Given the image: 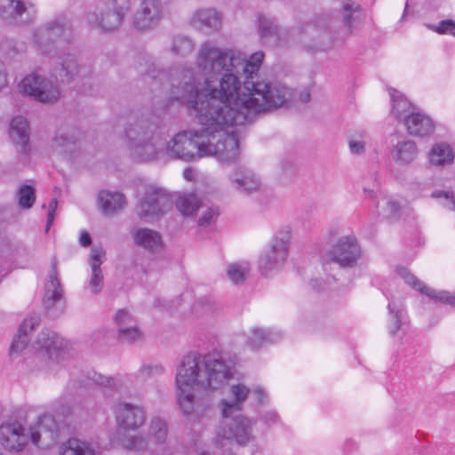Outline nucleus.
Wrapping results in <instances>:
<instances>
[{
    "label": "nucleus",
    "mask_w": 455,
    "mask_h": 455,
    "mask_svg": "<svg viewBox=\"0 0 455 455\" xmlns=\"http://www.w3.org/2000/svg\"><path fill=\"white\" fill-rule=\"evenodd\" d=\"M191 24L206 34L218 32L222 27V16L215 9H201L194 13Z\"/></svg>",
    "instance_id": "a878e982"
},
{
    "label": "nucleus",
    "mask_w": 455,
    "mask_h": 455,
    "mask_svg": "<svg viewBox=\"0 0 455 455\" xmlns=\"http://www.w3.org/2000/svg\"><path fill=\"white\" fill-rule=\"evenodd\" d=\"M168 424L166 420L159 416H155L150 419L148 428V439L151 445H164L168 436Z\"/></svg>",
    "instance_id": "7c9ffc66"
},
{
    "label": "nucleus",
    "mask_w": 455,
    "mask_h": 455,
    "mask_svg": "<svg viewBox=\"0 0 455 455\" xmlns=\"http://www.w3.org/2000/svg\"><path fill=\"white\" fill-rule=\"evenodd\" d=\"M404 124L408 132L416 137H427L431 135L435 125L432 118L426 114L415 112L404 117Z\"/></svg>",
    "instance_id": "bb28decb"
},
{
    "label": "nucleus",
    "mask_w": 455,
    "mask_h": 455,
    "mask_svg": "<svg viewBox=\"0 0 455 455\" xmlns=\"http://www.w3.org/2000/svg\"><path fill=\"white\" fill-rule=\"evenodd\" d=\"M396 139V133H393L390 135V138H389V144L391 145L392 147V149H391V156L393 157L394 160H397L398 159V150H397V147H398V143H395V140Z\"/></svg>",
    "instance_id": "4d7b16f0"
},
{
    "label": "nucleus",
    "mask_w": 455,
    "mask_h": 455,
    "mask_svg": "<svg viewBox=\"0 0 455 455\" xmlns=\"http://www.w3.org/2000/svg\"><path fill=\"white\" fill-rule=\"evenodd\" d=\"M363 195L364 197L367 199H374L376 198V192L374 189L371 188H363Z\"/></svg>",
    "instance_id": "680f3d73"
},
{
    "label": "nucleus",
    "mask_w": 455,
    "mask_h": 455,
    "mask_svg": "<svg viewBox=\"0 0 455 455\" xmlns=\"http://www.w3.org/2000/svg\"><path fill=\"white\" fill-rule=\"evenodd\" d=\"M31 440L28 431L19 423L0 426V443L10 451H20Z\"/></svg>",
    "instance_id": "aec40b11"
},
{
    "label": "nucleus",
    "mask_w": 455,
    "mask_h": 455,
    "mask_svg": "<svg viewBox=\"0 0 455 455\" xmlns=\"http://www.w3.org/2000/svg\"><path fill=\"white\" fill-rule=\"evenodd\" d=\"M164 371V368L161 364H144L140 368L138 376L140 379H146L161 375Z\"/></svg>",
    "instance_id": "a18cd8bd"
},
{
    "label": "nucleus",
    "mask_w": 455,
    "mask_h": 455,
    "mask_svg": "<svg viewBox=\"0 0 455 455\" xmlns=\"http://www.w3.org/2000/svg\"><path fill=\"white\" fill-rule=\"evenodd\" d=\"M79 66L75 54L65 52L58 56L52 68V76L62 83H70L74 77L79 75Z\"/></svg>",
    "instance_id": "5701e85b"
},
{
    "label": "nucleus",
    "mask_w": 455,
    "mask_h": 455,
    "mask_svg": "<svg viewBox=\"0 0 455 455\" xmlns=\"http://www.w3.org/2000/svg\"><path fill=\"white\" fill-rule=\"evenodd\" d=\"M280 336V333L274 332L271 330L254 328L251 331V335L247 339V345L252 350H256L266 343L276 341Z\"/></svg>",
    "instance_id": "f704fd0d"
},
{
    "label": "nucleus",
    "mask_w": 455,
    "mask_h": 455,
    "mask_svg": "<svg viewBox=\"0 0 455 455\" xmlns=\"http://www.w3.org/2000/svg\"><path fill=\"white\" fill-rule=\"evenodd\" d=\"M164 15L160 0H141L132 20L133 27L139 31H148L159 25Z\"/></svg>",
    "instance_id": "4468645a"
},
{
    "label": "nucleus",
    "mask_w": 455,
    "mask_h": 455,
    "mask_svg": "<svg viewBox=\"0 0 455 455\" xmlns=\"http://www.w3.org/2000/svg\"><path fill=\"white\" fill-rule=\"evenodd\" d=\"M172 198L166 190L154 185L146 187L143 197L137 204L138 215L147 220L160 218L171 206Z\"/></svg>",
    "instance_id": "1a4fd4ad"
},
{
    "label": "nucleus",
    "mask_w": 455,
    "mask_h": 455,
    "mask_svg": "<svg viewBox=\"0 0 455 455\" xmlns=\"http://www.w3.org/2000/svg\"><path fill=\"white\" fill-rule=\"evenodd\" d=\"M400 278H403L404 283L417 291L427 295L428 298L443 303H447L455 307V293L451 294L446 291H435L427 286L422 281L418 279L414 275L410 273L405 268L400 267Z\"/></svg>",
    "instance_id": "412c9836"
},
{
    "label": "nucleus",
    "mask_w": 455,
    "mask_h": 455,
    "mask_svg": "<svg viewBox=\"0 0 455 455\" xmlns=\"http://www.w3.org/2000/svg\"><path fill=\"white\" fill-rule=\"evenodd\" d=\"M79 140V132L76 129L60 130L57 132L52 148L58 154L71 153Z\"/></svg>",
    "instance_id": "c756f323"
},
{
    "label": "nucleus",
    "mask_w": 455,
    "mask_h": 455,
    "mask_svg": "<svg viewBox=\"0 0 455 455\" xmlns=\"http://www.w3.org/2000/svg\"><path fill=\"white\" fill-rule=\"evenodd\" d=\"M7 84V76L5 72L0 69V90Z\"/></svg>",
    "instance_id": "69168bd1"
},
{
    "label": "nucleus",
    "mask_w": 455,
    "mask_h": 455,
    "mask_svg": "<svg viewBox=\"0 0 455 455\" xmlns=\"http://www.w3.org/2000/svg\"><path fill=\"white\" fill-rule=\"evenodd\" d=\"M249 271L250 267L247 262L232 263L227 268V275L232 283L240 284L244 282Z\"/></svg>",
    "instance_id": "58836bf2"
},
{
    "label": "nucleus",
    "mask_w": 455,
    "mask_h": 455,
    "mask_svg": "<svg viewBox=\"0 0 455 455\" xmlns=\"http://www.w3.org/2000/svg\"><path fill=\"white\" fill-rule=\"evenodd\" d=\"M120 444L128 451H136V452H148L153 451L152 445L150 444V440L148 439V436H144L143 435H130L124 434L119 438Z\"/></svg>",
    "instance_id": "2f4dec72"
},
{
    "label": "nucleus",
    "mask_w": 455,
    "mask_h": 455,
    "mask_svg": "<svg viewBox=\"0 0 455 455\" xmlns=\"http://www.w3.org/2000/svg\"><path fill=\"white\" fill-rule=\"evenodd\" d=\"M114 320L116 324L118 327V330L124 329L126 327H130L135 323H137L136 319L132 316V315L125 310V309H119L115 316Z\"/></svg>",
    "instance_id": "c03bdc74"
},
{
    "label": "nucleus",
    "mask_w": 455,
    "mask_h": 455,
    "mask_svg": "<svg viewBox=\"0 0 455 455\" xmlns=\"http://www.w3.org/2000/svg\"><path fill=\"white\" fill-rule=\"evenodd\" d=\"M194 42L188 36H178L173 38L172 52L176 55L187 56L194 51Z\"/></svg>",
    "instance_id": "79ce46f5"
},
{
    "label": "nucleus",
    "mask_w": 455,
    "mask_h": 455,
    "mask_svg": "<svg viewBox=\"0 0 455 455\" xmlns=\"http://www.w3.org/2000/svg\"><path fill=\"white\" fill-rule=\"evenodd\" d=\"M388 309L392 316V321L394 323V327L390 329L389 332L392 336H395L396 331L398 330V312L395 310V307L391 306V304H388Z\"/></svg>",
    "instance_id": "5fc2aeb1"
},
{
    "label": "nucleus",
    "mask_w": 455,
    "mask_h": 455,
    "mask_svg": "<svg viewBox=\"0 0 455 455\" xmlns=\"http://www.w3.org/2000/svg\"><path fill=\"white\" fill-rule=\"evenodd\" d=\"M86 20L92 28L102 31H113L122 25L124 18L108 4L102 3L87 14Z\"/></svg>",
    "instance_id": "a211bd4d"
},
{
    "label": "nucleus",
    "mask_w": 455,
    "mask_h": 455,
    "mask_svg": "<svg viewBox=\"0 0 455 455\" xmlns=\"http://www.w3.org/2000/svg\"><path fill=\"white\" fill-rule=\"evenodd\" d=\"M132 235L135 243L148 251H155L161 246V236L155 230L139 228Z\"/></svg>",
    "instance_id": "473e14b6"
},
{
    "label": "nucleus",
    "mask_w": 455,
    "mask_h": 455,
    "mask_svg": "<svg viewBox=\"0 0 455 455\" xmlns=\"http://www.w3.org/2000/svg\"><path fill=\"white\" fill-rule=\"evenodd\" d=\"M43 307L52 317L60 315L65 307L64 291L59 279L56 259L52 261L51 270L45 283Z\"/></svg>",
    "instance_id": "9b49d317"
},
{
    "label": "nucleus",
    "mask_w": 455,
    "mask_h": 455,
    "mask_svg": "<svg viewBox=\"0 0 455 455\" xmlns=\"http://www.w3.org/2000/svg\"><path fill=\"white\" fill-rule=\"evenodd\" d=\"M235 363L221 352L200 355L196 352L185 355L177 367L176 403L180 413L189 421L200 420L209 403L196 389L218 390L233 377Z\"/></svg>",
    "instance_id": "7ed1b4c3"
},
{
    "label": "nucleus",
    "mask_w": 455,
    "mask_h": 455,
    "mask_svg": "<svg viewBox=\"0 0 455 455\" xmlns=\"http://www.w3.org/2000/svg\"><path fill=\"white\" fill-rule=\"evenodd\" d=\"M332 20L329 14H321L301 29V42L309 48L324 51L331 44L330 28Z\"/></svg>",
    "instance_id": "9d476101"
},
{
    "label": "nucleus",
    "mask_w": 455,
    "mask_h": 455,
    "mask_svg": "<svg viewBox=\"0 0 455 455\" xmlns=\"http://www.w3.org/2000/svg\"><path fill=\"white\" fill-rule=\"evenodd\" d=\"M89 378L99 386L111 387L115 385V379L101 375L98 372H93Z\"/></svg>",
    "instance_id": "8fccbe9b"
},
{
    "label": "nucleus",
    "mask_w": 455,
    "mask_h": 455,
    "mask_svg": "<svg viewBox=\"0 0 455 455\" xmlns=\"http://www.w3.org/2000/svg\"><path fill=\"white\" fill-rule=\"evenodd\" d=\"M98 204L104 215L112 216L124 208L126 200L119 192L103 190L98 195Z\"/></svg>",
    "instance_id": "c85d7f7f"
},
{
    "label": "nucleus",
    "mask_w": 455,
    "mask_h": 455,
    "mask_svg": "<svg viewBox=\"0 0 455 455\" xmlns=\"http://www.w3.org/2000/svg\"><path fill=\"white\" fill-rule=\"evenodd\" d=\"M19 87L22 94L41 103L53 104L60 98V91L57 84L38 72H32L26 76Z\"/></svg>",
    "instance_id": "423d86ee"
},
{
    "label": "nucleus",
    "mask_w": 455,
    "mask_h": 455,
    "mask_svg": "<svg viewBox=\"0 0 455 455\" xmlns=\"http://www.w3.org/2000/svg\"><path fill=\"white\" fill-rule=\"evenodd\" d=\"M418 150L415 142L408 140L400 146V163L409 164L417 156Z\"/></svg>",
    "instance_id": "37998d69"
},
{
    "label": "nucleus",
    "mask_w": 455,
    "mask_h": 455,
    "mask_svg": "<svg viewBox=\"0 0 455 455\" xmlns=\"http://www.w3.org/2000/svg\"><path fill=\"white\" fill-rule=\"evenodd\" d=\"M368 134L363 130L355 131L348 135V148L353 155L361 156L365 152Z\"/></svg>",
    "instance_id": "4c0bfd02"
},
{
    "label": "nucleus",
    "mask_w": 455,
    "mask_h": 455,
    "mask_svg": "<svg viewBox=\"0 0 455 455\" xmlns=\"http://www.w3.org/2000/svg\"><path fill=\"white\" fill-rule=\"evenodd\" d=\"M252 393L256 396V399L259 403H263L265 401L266 394L263 388L260 387H255L252 389Z\"/></svg>",
    "instance_id": "13d9d810"
},
{
    "label": "nucleus",
    "mask_w": 455,
    "mask_h": 455,
    "mask_svg": "<svg viewBox=\"0 0 455 455\" xmlns=\"http://www.w3.org/2000/svg\"><path fill=\"white\" fill-rule=\"evenodd\" d=\"M144 334L138 323L118 330L117 339L122 343L132 344L141 341Z\"/></svg>",
    "instance_id": "ea45409f"
},
{
    "label": "nucleus",
    "mask_w": 455,
    "mask_h": 455,
    "mask_svg": "<svg viewBox=\"0 0 455 455\" xmlns=\"http://www.w3.org/2000/svg\"><path fill=\"white\" fill-rule=\"evenodd\" d=\"M218 212L212 208H209L207 211H205L203 214V216L198 220V225L200 227H208L210 226L218 216Z\"/></svg>",
    "instance_id": "09e8293b"
},
{
    "label": "nucleus",
    "mask_w": 455,
    "mask_h": 455,
    "mask_svg": "<svg viewBox=\"0 0 455 455\" xmlns=\"http://www.w3.org/2000/svg\"><path fill=\"white\" fill-rule=\"evenodd\" d=\"M184 178L188 180H191L193 178V171L191 169H186L183 172Z\"/></svg>",
    "instance_id": "338daca9"
},
{
    "label": "nucleus",
    "mask_w": 455,
    "mask_h": 455,
    "mask_svg": "<svg viewBox=\"0 0 455 455\" xmlns=\"http://www.w3.org/2000/svg\"><path fill=\"white\" fill-rule=\"evenodd\" d=\"M16 199L21 209H30L36 201L35 188L29 185H22L16 193Z\"/></svg>",
    "instance_id": "a19ab883"
},
{
    "label": "nucleus",
    "mask_w": 455,
    "mask_h": 455,
    "mask_svg": "<svg viewBox=\"0 0 455 455\" xmlns=\"http://www.w3.org/2000/svg\"><path fill=\"white\" fill-rule=\"evenodd\" d=\"M278 415L275 411H268L265 414L264 419L267 423H275L277 421Z\"/></svg>",
    "instance_id": "052dcab7"
},
{
    "label": "nucleus",
    "mask_w": 455,
    "mask_h": 455,
    "mask_svg": "<svg viewBox=\"0 0 455 455\" xmlns=\"http://www.w3.org/2000/svg\"><path fill=\"white\" fill-rule=\"evenodd\" d=\"M290 230L279 229L270 242L269 249L260 256L259 268L265 275L284 264L289 253Z\"/></svg>",
    "instance_id": "6e6552de"
},
{
    "label": "nucleus",
    "mask_w": 455,
    "mask_h": 455,
    "mask_svg": "<svg viewBox=\"0 0 455 455\" xmlns=\"http://www.w3.org/2000/svg\"><path fill=\"white\" fill-rule=\"evenodd\" d=\"M29 430L33 443L42 448L53 445L59 438V425L49 414L39 417L36 425L31 427Z\"/></svg>",
    "instance_id": "dca6fc26"
},
{
    "label": "nucleus",
    "mask_w": 455,
    "mask_h": 455,
    "mask_svg": "<svg viewBox=\"0 0 455 455\" xmlns=\"http://www.w3.org/2000/svg\"><path fill=\"white\" fill-rule=\"evenodd\" d=\"M79 241H80V244L82 246L87 247L91 244L92 238H91V235H89V233L83 231L80 235Z\"/></svg>",
    "instance_id": "bf43d9fd"
},
{
    "label": "nucleus",
    "mask_w": 455,
    "mask_h": 455,
    "mask_svg": "<svg viewBox=\"0 0 455 455\" xmlns=\"http://www.w3.org/2000/svg\"><path fill=\"white\" fill-rule=\"evenodd\" d=\"M231 187L238 193L250 195L259 191L261 180L251 170L245 167H236L228 174Z\"/></svg>",
    "instance_id": "6ab92c4d"
},
{
    "label": "nucleus",
    "mask_w": 455,
    "mask_h": 455,
    "mask_svg": "<svg viewBox=\"0 0 455 455\" xmlns=\"http://www.w3.org/2000/svg\"><path fill=\"white\" fill-rule=\"evenodd\" d=\"M389 94L392 101V108L390 109V115L395 118H398V111L395 109V100H396V90L389 89Z\"/></svg>",
    "instance_id": "6e6d98bb"
},
{
    "label": "nucleus",
    "mask_w": 455,
    "mask_h": 455,
    "mask_svg": "<svg viewBox=\"0 0 455 455\" xmlns=\"http://www.w3.org/2000/svg\"><path fill=\"white\" fill-rule=\"evenodd\" d=\"M432 195H433L434 197H441V196H443L445 198L449 197V193L443 192V191H435V192H433Z\"/></svg>",
    "instance_id": "774afa93"
},
{
    "label": "nucleus",
    "mask_w": 455,
    "mask_h": 455,
    "mask_svg": "<svg viewBox=\"0 0 455 455\" xmlns=\"http://www.w3.org/2000/svg\"><path fill=\"white\" fill-rule=\"evenodd\" d=\"M400 108H403L405 110L406 107H411V103L407 100V98L404 95L400 94Z\"/></svg>",
    "instance_id": "e2e57ef3"
},
{
    "label": "nucleus",
    "mask_w": 455,
    "mask_h": 455,
    "mask_svg": "<svg viewBox=\"0 0 455 455\" xmlns=\"http://www.w3.org/2000/svg\"><path fill=\"white\" fill-rule=\"evenodd\" d=\"M40 324V318L38 316H30L26 318L20 325L16 335L11 345V352H20L28 344L31 333Z\"/></svg>",
    "instance_id": "cd10ccee"
},
{
    "label": "nucleus",
    "mask_w": 455,
    "mask_h": 455,
    "mask_svg": "<svg viewBox=\"0 0 455 455\" xmlns=\"http://www.w3.org/2000/svg\"><path fill=\"white\" fill-rule=\"evenodd\" d=\"M106 259V251L102 247L93 246L91 249L88 263L92 269L88 288L92 293L99 294L104 286V275L101 270V264Z\"/></svg>",
    "instance_id": "b1692460"
},
{
    "label": "nucleus",
    "mask_w": 455,
    "mask_h": 455,
    "mask_svg": "<svg viewBox=\"0 0 455 455\" xmlns=\"http://www.w3.org/2000/svg\"><path fill=\"white\" fill-rule=\"evenodd\" d=\"M454 158L451 147L446 143H439L433 147L429 160L433 164L443 165L452 162Z\"/></svg>",
    "instance_id": "c9c22d12"
},
{
    "label": "nucleus",
    "mask_w": 455,
    "mask_h": 455,
    "mask_svg": "<svg viewBox=\"0 0 455 455\" xmlns=\"http://www.w3.org/2000/svg\"><path fill=\"white\" fill-rule=\"evenodd\" d=\"M9 135L19 152L28 155L30 151V131L27 119L18 116L10 124Z\"/></svg>",
    "instance_id": "393cba45"
},
{
    "label": "nucleus",
    "mask_w": 455,
    "mask_h": 455,
    "mask_svg": "<svg viewBox=\"0 0 455 455\" xmlns=\"http://www.w3.org/2000/svg\"><path fill=\"white\" fill-rule=\"evenodd\" d=\"M117 425L124 430H138L147 420V412L143 407L131 403H119L115 408Z\"/></svg>",
    "instance_id": "f3484780"
},
{
    "label": "nucleus",
    "mask_w": 455,
    "mask_h": 455,
    "mask_svg": "<svg viewBox=\"0 0 455 455\" xmlns=\"http://www.w3.org/2000/svg\"><path fill=\"white\" fill-rule=\"evenodd\" d=\"M106 4L111 6L123 18L131 9V0H109Z\"/></svg>",
    "instance_id": "49530a36"
},
{
    "label": "nucleus",
    "mask_w": 455,
    "mask_h": 455,
    "mask_svg": "<svg viewBox=\"0 0 455 455\" xmlns=\"http://www.w3.org/2000/svg\"><path fill=\"white\" fill-rule=\"evenodd\" d=\"M327 257L340 267H354L362 257V249L354 235H344L331 246Z\"/></svg>",
    "instance_id": "f8f14e48"
},
{
    "label": "nucleus",
    "mask_w": 455,
    "mask_h": 455,
    "mask_svg": "<svg viewBox=\"0 0 455 455\" xmlns=\"http://www.w3.org/2000/svg\"><path fill=\"white\" fill-rule=\"evenodd\" d=\"M256 26L261 43L269 47L284 45L289 42L291 32L277 24L275 20L265 14H259Z\"/></svg>",
    "instance_id": "ddd939ff"
},
{
    "label": "nucleus",
    "mask_w": 455,
    "mask_h": 455,
    "mask_svg": "<svg viewBox=\"0 0 455 455\" xmlns=\"http://www.w3.org/2000/svg\"><path fill=\"white\" fill-rule=\"evenodd\" d=\"M60 455H95V450L86 441L69 438L61 445Z\"/></svg>",
    "instance_id": "72a5a7b5"
},
{
    "label": "nucleus",
    "mask_w": 455,
    "mask_h": 455,
    "mask_svg": "<svg viewBox=\"0 0 455 455\" xmlns=\"http://www.w3.org/2000/svg\"><path fill=\"white\" fill-rule=\"evenodd\" d=\"M58 201L56 198H52L49 203V211L47 214V222H46V231L50 228L53 220H54V214L55 211L57 209Z\"/></svg>",
    "instance_id": "603ef678"
},
{
    "label": "nucleus",
    "mask_w": 455,
    "mask_h": 455,
    "mask_svg": "<svg viewBox=\"0 0 455 455\" xmlns=\"http://www.w3.org/2000/svg\"><path fill=\"white\" fill-rule=\"evenodd\" d=\"M64 346L62 338L49 329L42 330L34 343L35 349L41 356L47 355L51 360L58 359Z\"/></svg>",
    "instance_id": "4be33fe9"
},
{
    "label": "nucleus",
    "mask_w": 455,
    "mask_h": 455,
    "mask_svg": "<svg viewBox=\"0 0 455 455\" xmlns=\"http://www.w3.org/2000/svg\"><path fill=\"white\" fill-rule=\"evenodd\" d=\"M197 122L204 126L196 131H181L164 147L161 121L153 113H143L129 118L124 127V139L130 153L140 162L157 160L163 153L172 159L185 162L203 156H215L220 162H231L239 155L238 140L231 129L237 123L228 114L210 112L209 121H202L196 104L186 103Z\"/></svg>",
    "instance_id": "f03ea898"
},
{
    "label": "nucleus",
    "mask_w": 455,
    "mask_h": 455,
    "mask_svg": "<svg viewBox=\"0 0 455 455\" xmlns=\"http://www.w3.org/2000/svg\"><path fill=\"white\" fill-rule=\"evenodd\" d=\"M299 100L302 102H307L310 100V93L307 90H304L299 94Z\"/></svg>",
    "instance_id": "0e129e2a"
},
{
    "label": "nucleus",
    "mask_w": 455,
    "mask_h": 455,
    "mask_svg": "<svg viewBox=\"0 0 455 455\" xmlns=\"http://www.w3.org/2000/svg\"><path fill=\"white\" fill-rule=\"evenodd\" d=\"M353 3H347L343 6L342 16L344 24L350 28L352 18H353V11L357 9V6L354 7Z\"/></svg>",
    "instance_id": "3c124183"
},
{
    "label": "nucleus",
    "mask_w": 455,
    "mask_h": 455,
    "mask_svg": "<svg viewBox=\"0 0 455 455\" xmlns=\"http://www.w3.org/2000/svg\"><path fill=\"white\" fill-rule=\"evenodd\" d=\"M230 394L232 401L222 399L220 402L223 419L216 429V442L220 446L224 445L225 441L245 446L253 439L252 422L239 412L250 389L243 384L232 385Z\"/></svg>",
    "instance_id": "20e7f679"
},
{
    "label": "nucleus",
    "mask_w": 455,
    "mask_h": 455,
    "mask_svg": "<svg viewBox=\"0 0 455 455\" xmlns=\"http://www.w3.org/2000/svg\"><path fill=\"white\" fill-rule=\"evenodd\" d=\"M430 28L438 34H451L455 36V21L452 20H441L437 26H431Z\"/></svg>",
    "instance_id": "de8ad7c7"
},
{
    "label": "nucleus",
    "mask_w": 455,
    "mask_h": 455,
    "mask_svg": "<svg viewBox=\"0 0 455 455\" xmlns=\"http://www.w3.org/2000/svg\"><path fill=\"white\" fill-rule=\"evenodd\" d=\"M73 39V26L65 16H58L47 20L36 28L32 35V44L36 50L47 56L68 45Z\"/></svg>",
    "instance_id": "39448f33"
},
{
    "label": "nucleus",
    "mask_w": 455,
    "mask_h": 455,
    "mask_svg": "<svg viewBox=\"0 0 455 455\" xmlns=\"http://www.w3.org/2000/svg\"><path fill=\"white\" fill-rule=\"evenodd\" d=\"M238 57H239V63L237 65V76L239 77V74L241 71L245 76L244 82H247L249 79H253L254 81H263L267 84H269L270 85H279L282 87L285 92L284 99H281V102H277L275 106L274 107H268L265 108L264 109H259L255 113V118L261 115L266 114L270 111L275 110L281 107H283L285 104H287L292 98V91L291 89L288 88L284 84L278 83V82H273L269 81L267 79H261L257 76V72L259 71V66L264 59V52L259 51L256 52L253 54L251 55L250 59L247 60L240 52H238Z\"/></svg>",
    "instance_id": "0eeeda50"
},
{
    "label": "nucleus",
    "mask_w": 455,
    "mask_h": 455,
    "mask_svg": "<svg viewBox=\"0 0 455 455\" xmlns=\"http://www.w3.org/2000/svg\"><path fill=\"white\" fill-rule=\"evenodd\" d=\"M200 199L195 194H184L180 196L176 205L183 215H191L200 207Z\"/></svg>",
    "instance_id": "e433bc0d"
},
{
    "label": "nucleus",
    "mask_w": 455,
    "mask_h": 455,
    "mask_svg": "<svg viewBox=\"0 0 455 455\" xmlns=\"http://www.w3.org/2000/svg\"><path fill=\"white\" fill-rule=\"evenodd\" d=\"M238 51L220 48L212 41L204 42L197 52L196 67L204 76L200 89L194 78L185 76L183 82L172 84L181 93L177 97L186 103L197 105L202 121H209L212 113L228 114L240 124H250L255 113L265 108L274 107L284 99V91L279 85H270L263 81L249 79L241 82L237 76Z\"/></svg>",
    "instance_id": "f257e3e1"
},
{
    "label": "nucleus",
    "mask_w": 455,
    "mask_h": 455,
    "mask_svg": "<svg viewBox=\"0 0 455 455\" xmlns=\"http://www.w3.org/2000/svg\"><path fill=\"white\" fill-rule=\"evenodd\" d=\"M0 15L10 24L18 26L31 23L36 17L33 5H26L21 0H0Z\"/></svg>",
    "instance_id": "2eb2a0df"
},
{
    "label": "nucleus",
    "mask_w": 455,
    "mask_h": 455,
    "mask_svg": "<svg viewBox=\"0 0 455 455\" xmlns=\"http://www.w3.org/2000/svg\"><path fill=\"white\" fill-rule=\"evenodd\" d=\"M398 211V204L395 201H389L387 203V207L384 209V216L386 218L395 217Z\"/></svg>",
    "instance_id": "864d4df0"
}]
</instances>
